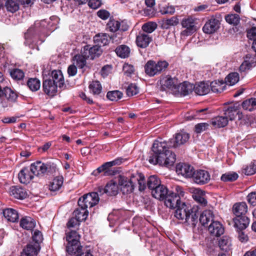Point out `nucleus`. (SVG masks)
Returning <instances> with one entry per match:
<instances>
[{
	"label": "nucleus",
	"mask_w": 256,
	"mask_h": 256,
	"mask_svg": "<svg viewBox=\"0 0 256 256\" xmlns=\"http://www.w3.org/2000/svg\"><path fill=\"white\" fill-rule=\"evenodd\" d=\"M170 141L162 140V138L155 140L149 156L148 162L153 164H158L160 166H170L176 162V154L168 149Z\"/></svg>",
	"instance_id": "1"
},
{
	"label": "nucleus",
	"mask_w": 256,
	"mask_h": 256,
	"mask_svg": "<svg viewBox=\"0 0 256 256\" xmlns=\"http://www.w3.org/2000/svg\"><path fill=\"white\" fill-rule=\"evenodd\" d=\"M176 208L174 216L180 223L192 228L196 226L200 214L197 207L192 208L190 204L182 202Z\"/></svg>",
	"instance_id": "2"
},
{
	"label": "nucleus",
	"mask_w": 256,
	"mask_h": 256,
	"mask_svg": "<svg viewBox=\"0 0 256 256\" xmlns=\"http://www.w3.org/2000/svg\"><path fill=\"white\" fill-rule=\"evenodd\" d=\"M168 66V63L166 60H158L156 62L150 60L144 66V71L148 76H154L165 72Z\"/></svg>",
	"instance_id": "3"
},
{
	"label": "nucleus",
	"mask_w": 256,
	"mask_h": 256,
	"mask_svg": "<svg viewBox=\"0 0 256 256\" xmlns=\"http://www.w3.org/2000/svg\"><path fill=\"white\" fill-rule=\"evenodd\" d=\"M176 190L178 194H176L170 191L168 194L166 195L164 199L162 200L164 202V205L170 208L174 209L179 204L182 202L180 200V195L184 196V192L182 190V188L180 186L176 187Z\"/></svg>",
	"instance_id": "4"
},
{
	"label": "nucleus",
	"mask_w": 256,
	"mask_h": 256,
	"mask_svg": "<svg viewBox=\"0 0 256 256\" xmlns=\"http://www.w3.org/2000/svg\"><path fill=\"white\" fill-rule=\"evenodd\" d=\"M100 200L98 192H90L84 194L78 200V205L80 208H91L96 205Z\"/></svg>",
	"instance_id": "5"
},
{
	"label": "nucleus",
	"mask_w": 256,
	"mask_h": 256,
	"mask_svg": "<svg viewBox=\"0 0 256 256\" xmlns=\"http://www.w3.org/2000/svg\"><path fill=\"white\" fill-rule=\"evenodd\" d=\"M55 166H52L50 164H44L41 162H36L30 166L32 173L37 176H42L47 172H51L54 170Z\"/></svg>",
	"instance_id": "6"
},
{
	"label": "nucleus",
	"mask_w": 256,
	"mask_h": 256,
	"mask_svg": "<svg viewBox=\"0 0 256 256\" xmlns=\"http://www.w3.org/2000/svg\"><path fill=\"white\" fill-rule=\"evenodd\" d=\"M190 134L188 132L181 130L175 134L173 138L169 140V146L176 148L186 144L190 139Z\"/></svg>",
	"instance_id": "7"
},
{
	"label": "nucleus",
	"mask_w": 256,
	"mask_h": 256,
	"mask_svg": "<svg viewBox=\"0 0 256 256\" xmlns=\"http://www.w3.org/2000/svg\"><path fill=\"white\" fill-rule=\"evenodd\" d=\"M196 18L189 16L184 18L181 22V24L186 29L181 32V34L188 36L192 34L196 30Z\"/></svg>",
	"instance_id": "8"
},
{
	"label": "nucleus",
	"mask_w": 256,
	"mask_h": 256,
	"mask_svg": "<svg viewBox=\"0 0 256 256\" xmlns=\"http://www.w3.org/2000/svg\"><path fill=\"white\" fill-rule=\"evenodd\" d=\"M102 50L100 46L96 44L93 46L90 45L85 46L81 50V53L86 58L91 60L98 57L102 53Z\"/></svg>",
	"instance_id": "9"
},
{
	"label": "nucleus",
	"mask_w": 256,
	"mask_h": 256,
	"mask_svg": "<svg viewBox=\"0 0 256 256\" xmlns=\"http://www.w3.org/2000/svg\"><path fill=\"white\" fill-rule=\"evenodd\" d=\"M193 181L200 185L207 184L210 179V176L209 172L205 170H195L192 178Z\"/></svg>",
	"instance_id": "10"
},
{
	"label": "nucleus",
	"mask_w": 256,
	"mask_h": 256,
	"mask_svg": "<svg viewBox=\"0 0 256 256\" xmlns=\"http://www.w3.org/2000/svg\"><path fill=\"white\" fill-rule=\"evenodd\" d=\"M195 170L193 166L188 164H178L176 166V172L186 178H192Z\"/></svg>",
	"instance_id": "11"
},
{
	"label": "nucleus",
	"mask_w": 256,
	"mask_h": 256,
	"mask_svg": "<svg viewBox=\"0 0 256 256\" xmlns=\"http://www.w3.org/2000/svg\"><path fill=\"white\" fill-rule=\"evenodd\" d=\"M178 79L173 78L169 75L163 76L160 82L162 88L164 90L168 88L174 92L178 87Z\"/></svg>",
	"instance_id": "12"
},
{
	"label": "nucleus",
	"mask_w": 256,
	"mask_h": 256,
	"mask_svg": "<svg viewBox=\"0 0 256 256\" xmlns=\"http://www.w3.org/2000/svg\"><path fill=\"white\" fill-rule=\"evenodd\" d=\"M128 28V26L124 22H120L115 20H110L106 24V30L112 32L118 31H126Z\"/></svg>",
	"instance_id": "13"
},
{
	"label": "nucleus",
	"mask_w": 256,
	"mask_h": 256,
	"mask_svg": "<svg viewBox=\"0 0 256 256\" xmlns=\"http://www.w3.org/2000/svg\"><path fill=\"white\" fill-rule=\"evenodd\" d=\"M58 86L52 81L50 78L43 81V90L46 94L50 96H53L56 94Z\"/></svg>",
	"instance_id": "14"
},
{
	"label": "nucleus",
	"mask_w": 256,
	"mask_h": 256,
	"mask_svg": "<svg viewBox=\"0 0 256 256\" xmlns=\"http://www.w3.org/2000/svg\"><path fill=\"white\" fill-rule=\"evenodd\" d=\"M0 98H5L9 102H14L16 101L18 94L16 92L8 87H4L2 89L0 86Z\"/></svg>",
	"instance_id": "15"
},
{
	"label": "nucleus",
	"mask_w": 256,
	"mask_h": 256,
	"mask_svg": "<svg viewBox=\"0 0 256 256\" xmlns=\"http://www.w3.org/2000/svg\"><path fill=\"white\" fill-rule=\"evenodd\" d=\"M219 20L216 18L209 20L204 25L202 28L204 32L206 34H211L216 32L219 28Z\"/></svg>",
	"instance_id": "16"
},
{
	"label": "nucleus",
	"mask_w": 256,
	"mask_h": 256,
	"mask_svg": "<svg viewBox=\"0 0 256 256\" xmlns=\"http://www.w3.org/2000/svg\"><path fill=\"white\" fill-rule=\"evenodd\" d=\"M208 230L210 234L214 236H220L224 233L222 225L218 221H213L208 226Z\"/></svg>",
	"instance_id": "17"
},
{
	"label": "nucleus",
	"mask_w": 256,
	"mask_h": 256,
	"mask_svg": "<svg viewBox=\"0 0 256 256\" xmlns=\"http://www.w3.org/2000/svg\"><path fill=\"white\" fill-rule=\"evenodd\" d=\"M224 116L228 118L230 120H232L238 116V120H240L244 116L240 112L238 108V106H229L226 110H224Z\"/></svg>",
	"instance_id": "18"
},
{
	"label": "nucleus",
	"mask_w": 256,
	"mask_h": 256,
	"mask_svg": "<svg viewBox=\"0 0 256 256\" xmlns=\"http://www.w3.org/2000/svg\"><path fill=\"white\" fill-rule=\"evenodd\" d=\"M170 191L163 184H160L151 192L152 196L162 201Z\"/></svg>",
	"instance_id": "19"
},
{
	"label": "nucleus",
	"mask_w": 256,
	"mask_h": 256,
	"mask_svg": "<svg viewBox=\"0 0 256 256\" xmlns=\"http://www.w3.org/2000/svg\"><path fill=\"white\" fill-rule=\"evenodd\" d=\"M152 41V38L148 34L140 32L136 36V42L137 46L141 48H146Z\"/></svg>",
	"instance_id": "20"
},
{
	"label": "nucleus",
	"mask_w": 256,
	"mask_h": 256,
	"mask_svg": "<svg viewBox=\"0 0 256 256\" xmlns=\"http://www.w3.org/2000/svg\"><path fill=\"white\" fill-rule=\"evenodd\" d=\"M10 194L18 199L23 200L28 196L26 190L19 186H14L10 188Z\"/></svg>",
	"instance_id": "21"
},
{
	"label": "nucleus",
	"mask_w": 256,
	"mask_h": 256,
	"mask_svg": "<svg viewBox=\"0 0 256 256\" xmlns=\"http://www.w3.org/2000/svg\"><path fill=\"white\" fill-rule=\"evenodd\" d=\"M194 85L184 82L182 84L178 82V87L174 92H178L184 96H186L191 93L194 90Z\"/></svg>",
	"instance_id": "22"
},
{
	"label": "nucleus",
	"mask_w": 256,
	"mask_h": 256,
	"mask_svg": "<svg viewBox=\"0 0 256 256\" xmlns=\"http://www.w3.org/2000/svg\"><path fill=\"white\" fill-rule=\"evenodd\" d=\"M234 226L238 230L246 228L250 223V220L247 216H238L234 218Z\"/></svg>",
	"instance_id": "23"
},
{
	"label": "nucleus",
	"mask_w": 256,
	"mask_h": 256,
	"mask_svg": "<svg viewBox=\"0 0 256 256\" xmlns=\"http://www.w3.org/2000/svg\"><path fill=\"white\" fill-rule=\"evenodd\" d=\"M34 178L33 175L30 171L28 168H23L18 174V179L20 182L24 184H27Z\"/></svg>",
	"instance_id": "24"
},
{
	"label": "nucleus",
	"mask_w": 256,
	"mask_h": 256,
	"mask_svg": "<svg viewBox=\"0 0 256 256\" xmlns=\"http://www.w3.org/2000/svg\"><path fill=\"white\" fill-rule=\"evenodd\" d=\"M233 212L238 216H246L245 214L248 211V206L246 202H242L236 204L233 206Z\"/></svg>",
	"instance_id": "25"
},
{
	"label": "nucleus",
	"mask_w": 256,
	"mask_h": 256,
	"mask_svg": "<svg viewBox=\"0 0 256 256\" xmlns=\"http://www.w3.org/2000/svg\"><path fill=\"white\" fill-rule=\"evenodd\" d=\"M214 218L213 212L210 210H204L200 216V222L203 226H206L209 222H212Z\"/></svg>",
	"instance_id": "26"
},
{
	"label": "nucleus",
	"mask_w": 256,
	"mask_h": 256,
	"mask_svg": "<svg viewBox=\"0 0 256 256\" xmlns=\"http://www.w3.org/2000/svg\"><path fill=\"white\" fill-rule=\"evenodd\" d=\"M94 42L100 47L107 45L110 42L109 34L106 33H100L94 38Z\"/></svg>",
	"instance_id": "27"
},
{
	"label": "nucleus",
	"mask_w": 256,
	"mask_h": 256,
	"mask_svg": "<svg viewBox=\"0 0 256 256\" xmlns=\"http://www.w3.org/2000/svg\"><path fill=\"white\" fill-rule=\"evenodd\" d=\"M50 80L58 86L60 88L64 84V79L62 72L60 70H54L52 72Z\"/></svg>",
	"instance_id": "28"
},
{
	"label": "nucleus",
	"mask_w": 256,
	"mask_h": 256,
	"mask_svg": "<svg viewBox=\"0 0 256 256\" xmlns=\"http://www.w3.org/2000/svg\"><path fill=\"white\" fill-rule=\"evenodd\" d=\"M4 218L9 222H14L18 219V212L12 208H8L3 210Z\"/></svg>",
	"instance_id": "29"
},
{
	"label": "nucleus",
	"mask_w": 256,
	"mask_h": 256,
	"mask_svg": "<svg viewBox=\"0 0 256 256\" xmlns=\"http://www.w3.org/2000/svg\"><path fill=\"white\" fill-rule=\"evenodd\" d=\"M210 88L208 84L200 82L194 85V90L196 94L200 96L206 94L210 92Z\"/></svg>",
	"instance_id": "30"
},
{
	"label": "nucleus",
	"mask_w": 256,
	"mask_h": 256,
	"mask_svg": "<svg viewBox=\"0 0 256 256\" xmlns=\"http://www.w3.org/2000/svg\"><path fill=\"white\" fill-rule=\"evenodd\" d=\"M20 226L24 229L32 230L36 226V221L31 217L25 216L21 219Z\"/></svg>",
	"instance_id": "31"
},
{
	"label": "nucleus",
	"mask_w": 256,
	"mask_h": 256,
	"mask_svg": "<svg viewBox=\"0 0 256 256\" xmlns=\"http://www.w3.org/2000/svg\"><path fill=\"white\" fill-rule=\"evenodd\" d=\"M90 92L94 96H100L102 92V86L98 80L92 82L88 86Z\"/></svg>",
	"instance_id": "32"
},
{
	"label": "nucleus",
	"mask_w": 256,
	"mask_h": 256,
	"mask_svg": "<svg viewBox=\"0 0 256 256\" xmlns=\"http://www.w3.org/2000/svg\"><path fill=\"white\" fill-rule=\"evenodd\" d=\"M204 192L200 189H195L193 192V198L198 202L202 206H205L207 204V201L204 197Z\"/></svg>",
	"instance_id": "33"
},
{
	"label": "nucleus",
	"mask_w": 256,
	"mask_h": 256,
	"mask_svg": "<svg viewBox=\"0 0 256 256\" xmlns=\"http://www.w3.org/2000/svg\"><path fill=\"white\" fill-rule=\"evenodd\" d=\"M88 214V212L87 208L79 207L74 212L73 216L80 222H82L86 219Z\"/></svg>",
	"instance_id": "34"
},
{
	"label": "nucleus",
	"mask_w": 256,
	"mask_h": 256,
	"mask_svg": "<svg viewBox=\"0 0 256 256\" xmlns=\"http://www.w3.org/2000/svg\"><path fill=\"white\" fill-rule=\"evenodd\" d=\"M118 186L116 182L111 180L105 186L106 194L108 196H116L118 192Z\"/></svg>",
	"instance_id": "35"
},
{
	"label": "nucleus",
	"mask_w": 256,
	"mask_h": 256,
	"mask_svg": "<svg viewBox=\"0 0 256 256\" xmlns=\"http://www.w3.org/2000/svg\"><path fill=\"white\" fill-rule=\"evenodd\" d=\"M32 239L35 243L34 244H28L26 246H30L36 248V253L38 254L40 250L39 244L42 242L43 240L42 232L38 230H36L32 235Z\"/></svg>",
	"instance_id": "36"
},
{
	"label": "nucleus",
	"mask_w": 256,
	"mask_h": 256,
	"mask_svg": "<svg viewBox=\"0 0 256 256\" xmlns=\"http://www.w3.org/2000/svg\"><path fill=\"white\" fill-rule=\"evenodd\" d=\"M212 124L218 128H223L228 124V118L225 116H218L211 120Z\"/></svg>",
	"instance_id": "37"
},
{
	"label": "nucleus",
	"mask_w": 256,
	"mask_h": 256,
	"mask_svg": "<svg viewBox=\"0 0 256 256\" xmlns=\"http://www.w3.org/2000/svg\"><path fill=\"white\" fill-rule=\"evenodd\" d=\"M64 178L62 176H58L54 178L50 183L49 188L51 191H56L60 189L62 186Z\"/></svg>",
	"instance_id": "38"
},
{
	"label": "nucleus",
	"mask_w": 256,
	"mask_h": 256,
	"mask_svg": "<svg viewBox=\"0 0 256 256\" xmlns=\"http://www.w3.org/2000/svg\"><path fill=\"white\" fill-rule=\"evenodd\" d=\"M133 178L134 179L135 184L137 182L138 184L139 190H144L147 186L144 176L140 173H136L135 174H133Z\"/></svg>",
	"instance_id": "39"
},
{
	"label": "nucleus",
	"mask_w": 256,
	"mask_h": 256,
	"mask_svg": "<svg viewBox=\"0 0 256 256\" xmlns=\"http://www.w3.org/2000/svg\"><path fill=\"white\" fill-rule=\"evenodd\" d=\"M160 184V180L156 176H150L147 180V186L152 191Z\"/></svg>",
	"instance_id": "40"
},
{
	"label": "nucleus",
	"mask_w": 256,
	"mask_h": 256,
	"mask_svg": "<svg viewBox=\"0 0 256 256\" xmlns=\"http://www.w3.org/2000/svg\"><path fill=\"white\" fill-rule=\"evenodd\" d=\"M211 90L214 92H221L224 90L226 84L222 80H215L210 84Z\"/></svg>",
	"instance_id": "41"
},
{
	"label": "nucleus",
	"mask_w": 256,
	"mask_h": 256,
	"mask_svg": "<svg viewBox=\"0 0 256 256\" xmlns=\"http://www.w3.org/2000/svg\"><path fill=\"white\" fill-rule=\"evenodd\" d=\"M220 248L224 251H228L230 249L231 241L230 238L228 236H224L218 240Z\"/></svg>",
	"instance_id": "42"
},
{
	"label": "nucleus",
	"mask_w": 256,
	"mask_h": 256,
	"mask_svg": "<svg viewBox=\"0 0 256 256\" xmlns=\"http://www.w3.org/2000/svg\"><path fill=\"white\" fill-rule=\"evenodd\" d=\"M244 109L248 111H252L256 109V98H252L244 100L242 103Z\"/></svg>",
	"instance_id": "43"
},
{
	"label": "nucleus",
	"mask_w": 256,
	"mask_h": 256,
	"mask_svg": "<svg viewBox=\"0 0 256 256\" xmlns=\"http://www.w3.org/2000/svg\"><path fill=\"white\" fill-rule=\"evenodd\" d=\"M122 163V159H116L114 160L106 162L102 166L104 169V175L108 176L111 174V168L115 165H118Z\"/></svg>",
	"instance_id": "44"
},
{
	"label": "nucleus",
	"mask_w": 256,
	"mask_h": 256,
	"mask_svg": "<svg viewBox=\"0 0 256 256\" xmlns=\"http://www.w3.org/2000/svg\"><path fill=\"white\" fill-rule=\"evenodd\" d=\"M240 80L239 74L236 72H231L225 78V84L233 86L237 83Z\"/></svg>",
	"instance_id": "45"
},
{
	"label": "nucleus",
	"mask_w": 256,
	"mask_h": 256,
	"mask_svg": "<svg viewBox=\"0 0 256 256\" xmlns=\"http://www.w3.org/2000/svg\"><path fill=\"white\" fill-rule=\"evenodd\" d=\"M116 54L122 58H128L130 54V48L126 45H120L118 46L115 50Z\"/></svg>",
	"instance_id": "46"
},
{
	"label": "nucleus",
	"mask_w": 256,
	"mask_h": 256,
	"mask_svg": "<svg viewBox=\"0 0 256 256\" xmlns=\"http://www.w3.org/2000/svg\"><path fill=\"white\" fill-rule=\"evenodd\" d=\"M27 86L32 92H36L40 88V82L36 78H30L27 82Z\"/></svg>",
	"instance_id": "47"
},
{
	"label": "nucleus",
	"mask_w": 256,
	"mask_h": 256,
	"mask_svg": "<svg viewBox=\"0 0 256 256\" xmlns=\"http://www.w3.org/2000/svg\"><path fill=\"white\" fill-rule=\"evenodd\" d=\"M226 21L234 26L238 25L240 21V17L238 14H228L225 16Z\"/></svg>",
	"instance_id": "48"
},
{
	"label": "nucleus",
	"mask_w": 256,
	"mask_h": 256,
	"mask_svg": "<svg viewBox=\"0 0 256 256\" xmlns=\"http://www.w3.org/2000/svg\"><path fill=\"white\" fill-rule=\"evenodd\" d=\"M11 77L15 80H22L24 76V72L19 68H14L12 70H8Z\"/></svg>",
	"instance_id": "49"
},
{
	"label": "nucleus",
	"mask_w": 256,
	"mask_h": 256,
	"mask_svg": "<svg viewBox=\"0 0 256 256\" xmlns=\"http://www.w3.org/2000/svg\"><path fill=\"white\" fill-rule=\"evenodd\" d=\"M5 6L6 10L12 13L19 9L18 0H6Z\"/></svg>",
	"instance_id": "50"
},
{
	"label": "nucleus",
	"mask_w": 256,
	"mask_h": 256,
	"mask_svg": "<svg viewBox=\"0 0 256 256\" xmlns=\"http://www.w3.org/2000/svg\"><path fill=\"white\" fill-rule=\"evenodd\" d=\"M80 235L75 230H71L68 232L66 236V240L68 242H73V244H78Z\"/></svg>",
	"instance_id": "51"
},
{
	"label": "nucleus",
	"mask_w": 256,
	"mask_h": 256,
	"mask_svg": "<svg viewBox=\"0 0 256 256\" xmlns=\"http://www.w3.org/2000/svg\"><path fill=\"white\" fill-rule=\"evenodd\" d=\"M178 20L176 16H172L170 18L162 20V27L163 28L168 29L171 26H176L178 24Z\"/></svg>",
	"instance_id": "52"
},
{
	"label": "nucleus",
	"mask_w": 256,
	"mask_h": 256,
	"mask_svg": "<svg viewBox=\"0 0 256 256\" xmlns=\"http://www.w3.org/2000/svg\"><path fill=\"white\" fill-rule=\"evenodd\" d=\"M242 172L248 176L254 174L256 172V162H252L250 164L246 166L244 168Z\"/></svg>",
	"instance_id": "53"
},
{
	"label": "nucleus",
	"mask_w": 256,
	"mask_h": 256,
	"mask_svg": "<svg viewBox=\"0 0 256 256\" xmlns=\"http://www.w3.org/2000/svg\"><path fill=\"white\" fill-rule=\"evenodd\" d=\"M122 96V93L119 90L108 92L106 94L107 98L112 101H117Z\"/></svg>",
	"instance_id": "54"
},
{
	"label": "nucleus",
	"mask_w": 256,
	"mask_h": 256,
	"mask_svg": "<svg viewBox=\"0 0 256 256\" xmlns=\"http://www.w3.org/2000/svg\"><path fill=\"white\" fill-rule=\"evenodd\" d=\"M37 255L36 248L30 246L24 248L20 254V256H37Z\"/></svg>",
	"instance_id": "55"
},
{
	"label": "nucleus",
	"mask_w": 256,
	"mask_h": 256,
	"mask_svg": "<svg viewBox=\"0 0 256 256\" xmlns=\"http://www.w3.org/2000/svg\"><path fill=\"white\" fill-rule=\"evenodd\" d=\"M157 24L155 22H148L143 24L142 30L144 32L147 33L152 32L156 28Z\"/></svg>",
	"instance_id": "56"
},
{
	"label": "nucleus",
	"mask_w": 256,
	"mask_h": 256,
	"mask_svg": "<svg viewBox=\"0 0 256 256\" xmlns=\"http://www.w3.org/2000/svg\"><path fill=\"white\" fill-rule=\"evenodd\" d=\"M238 174L236 172H227L221 176V180L224 182H233L237 180Z\"/></svg>",
	"instance_id": "57"
},
{
	"label": "nucleus",
	"mask_w": 256,
	"mask_h": 256,
	"mask_svg": "<svg viewBox=\"0 0 256 256\" xmlns=\"http://www.w3.org/2000/svg\"><path fill=\"white\" fill-rule=\"evenodd\" d=\"M38 30L35 26H31L24 34V37L26 40H30L37 34Z\"/></svg>",
	"instance_id": "58"
},
{
	"label": "nucleus",
	"mask_w": 256,
	"mask_h": 256,
	"mask_svg": "<svg viewBox=\"0 0 256 256\" xmlns=\"http://www.w3.org/2000/svg\"><path fill=\"white\" fill-rule=\"evenodd\" d=\"M78 244H73V242H68L66 246V251L70 254H76L80 250V247L79 246Z\"/></svg>",
	"instance_id": "59"
},
{
	"label": "nucleus",
	"mask_w": 256,
	"mask_h": 256,
	"mask_svg": "<svg viewBox=\"0 0 256 256\" xmlns=\"http://www.w3.org/2000/svg\"><path fill=\"white\" fill-rule=\"evenodd\" d=\"M128 183L126 186H125L124 188H122V190L124 193H130L132 192L134 189L135 182L134 179L133 178V174L130 176V178L129 180Z\"/></svg>",
	"instance_id": "60"
},
{
	"label": "nucleus",
	"mask_w": 256,
	"mask_h": 256,
	"mask_svg": "<svg viewBox=\"0 0 256 256\" xmlns=\"http://www.w3.org/2000/svg\"><path fill=\"white\" fill-rule=\"evenodd\" d=\"M139 88L134 84H131L126 88V94L129 96H132L138 93Z\"/></svg>",
	"instance_id": "61"
},
{
	"label": "nucleus",
	"mask_w": 256,
	"mask_h": 256,
	"mask_svg": "<svg viewBox=\"0 0 256 256\" xmlns=\"http://www.w3.org/2000/svg\"><path fill=\"white\" fill-rule=\"evenodd\" d=\"M88 58H86L81 53V55H76L74 56V60L76 61V66L80 68H83L86 64V59Z\"/></svg>",
	"instance_id": "62"
},
{
	"label": "nucleus",
	"mask_w": 256,
	"mask_h": 256,
	"mask_svg": "<svg viewBox=\"0 0 256 256\" xmlns=\"http://www.w3.org/2000/svg\"><path fill=\"white\" fill-rule=\"evenodd\" d=\"M122 32L123 31H118L116 32H114V34L110 36H109L110 40H111L113 43L118 44L120 42L122 38Z\"/></svg>",
	"instance_id": "63"
},
{
	"label": "nucleus",
	"mask_w": 256,
	"mask_h": 256,
	"mask_svg": "<svg viewBox=\"0 0 256 256\" xmlns=\"http://www.w3.org/2000/svg\"><path fill=\"white\" fill-rule=\"evenodd\" d=\"M246 199L249 204L251 205L256 206V192H253L250 193L246 197Z\"/></svg>",
	"instance_id": "64"
}]
</instances>
